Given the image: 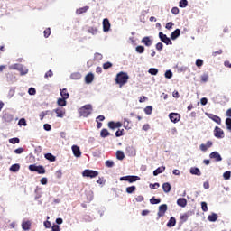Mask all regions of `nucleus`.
<instances>
[{"mask_svg":"<svg viewBox=\"0 0 231 231\" xmlns=\"http://www.w3.org/2000/svg\"><path fill=\"white\" fill-rule=\"evenodd\" d=\"M93 111V106L91 104L84 105L82 107L79 109V114L80 116H83V118H88L89 115H91Z\"/></svg>","mask_w":231,"mask_h":231,"instance_id":"f03ea898","label":"nucleus"},{"mask_svg":"<svg viewBox=\"0 0 231 231\" xmlns=\"http://www.w3.org/2000/svg\"><path fill=\"white\" fill-rule=\"evenodd\" d=\"M177 205L179 207H181L182 208H185L187 207V199H185V198H179L177 199Z\"/></svg>","mask_w":231,"mask_h":231,"instance_id":"6ab92c4d","label":"nucleus"},{"mask_svg":"<svg viewBox=\"0 0 231 231\" xmlns=\"http://www.w3.org/2000/svg\"><path fill=\"white\" fill-rule=\"evenodd\" d=\"M51 231H60V226H59V225L53 224L51 226Z\"/></svg>","mask_w":231,"mask_h":231,"instance_id":"774afa93","label":"nucleus"},{"mask_svg":"<svg viewBox=\"0 0 231 231\" xmlns=\"http://www.w3.org/2000/svg\"><path fill=\"white\" fill-rule=\"evenodd\" d=\"M169 118L173 124H178L181 120V116L178 113L171 112L169 114Z\"/></svg>","mask_w":231,"mask_h":231,"instance_id":"1a4fd4ad","label":"nucleus"},{"mask_svg":"<svg viewBox=\"0 0 231 231\" xmlns=\"http://www.w3.org/2000/svg\"><path fill=\"white\" fill-rule=\"evenodd\" d=\"M116 138H120V136H124V129H118L116 132Z\"/></svg>","mask_w":231,"mask_h":231,"instance_id":"bf43d9fd","label":"nucleus"},{"mask_svg":"<svg viewBox=\"0 0 231 231\" xmlns=\"http://www.w3.org/2000/svg\"><path fill=\"white\" fill-rule=\"evenodd\" d=\"M43 34H44L45 39H48V37H50V35H51V30L50 28L45 29L43 32Z\"/></svg>","mask_w":231,"mask_h":231,"instance_id":"5fc2aeb1","label":"nucleus"},{"mask_svg":"<svg viewBox=\"0 0 231 231\" xmlns=\"http://www.w3.org/2000/svg\"><path fill=\"white\" fill-rule=\"evenodd\" d=\"M223 178H224V180H230V178H231V171H227L224 172Z\"/></svg>","mask_w":231,"mask_h":231,"instance_id":"4d7b16f0","label":"nucleus"},{"mask_svg":"<svg viewBox=\"0 0 231 231\" xmlns=\"http://www.w3.org/2000/svg\"><path fill=\"white\" fill-rule=\"evenodd\" d=\"M155 48L158 51H162V50H163V43L162 42H158L156 45H155Z\"/></svg>","mask_w":231,"mask_h":231,"instance_id":"69168bd1","label":"nucleus"},{"mask_svg":"<svg viewBox=\"0 0 231 231\" xmlns=\"http://www.w3.org/2000/svg\"><path fill=\"white\" fill-rule=\"evenodd\" d=\"M145 115H152V106H147L144 108Z\"/></svg>","mask_w":231,"mask_h":231,"instance_id":"49530a36","label":"nucleus"},{"mask_svg":"<svg viewBox=\"0 0 231 231\" xmlns=\"http://www.w3.org/2000/svg\"><path fill=\"white\" fill-rule=\"evenodd\" d=\"M195 64H196L197 68H201V66H203V60L197 59Z\"/></svg>","mask_w":231,"mask_h":231,"instance_id":"052dcab7","label":"nucleus"},{"mask_svg":"<svg viewBox=\"0 0 231 231\" xmlns=\"http://www.w3.org/2000/svg\"><path fill=\"white\" fill-rule=\"evenodd\" d=\"M67 99L64 97H60L58 98L57 104L58 106H60V107H66L68 101H66Z\"/></svg>","mask_w":231,"mask_h":231,"instance_id":"a878e982","label":"nucleus"},{"mask_svg":"<svg viewBox=\"0 0 231 231\" xmlns=\"http://www.w3.org/2000/svg\"><path fill=\"white\" fill-rule=\"evenodd\" d=\"M214 136L215 138L221 140L222 138H225V131H223L219 126H216L214 128Z\"/></svg>","mask_w":231,"mask_h":231,"instance_id":"6e6552de","label":"nucleus"},{"mask_svg":"<svg viewBox=\"0 0 231 231\" xmlns=\"http://www.w3.org/2000/svg\"><path fill=\"white\" fill-rule=\"evenodd\" d=\"M88 33H91L92 35H97L98 33V30L97 28H89L88 29Z\"/></svg>","mask_w":231,"mask_h":231,"instance_id":"6e6d98bb","label":"nucleus"},{"mask_svg":"<svg viewBox=\"0 0 231 231\" xmlns=\"http://www.w3.org/2000/svg\"><path fill=\"white\" fill-rule=\"evenodd\" d=\"M148 73H149L150 75L156 76V75H158V69H156V68H150V69H148Z\"/></svg>","mask_w":231,"mask_h":231,"instance_id":"37998d69","label":"nucleus"},{"mask_svg":"<svg viewBox=\"0 0 231 231\" xmlns=\"http://www.w3.org/2000/svg\"><path fill=\"white\" fill-rule=\"evenodd\" d=\"M71 149H72V152L76 158H80V156H82V152L80 151V147L74 144V145H72Z\"/></svg>","mask_w":231,"mask_h":231,"instance_id":"4468645a","label":"nucleus"},{"mask_svg":"<svg viewBox=\"0 0 231 231\" xmlns=\"http://www.w3.org/2000/svg\"><path fill=\"white\" fill-rule=\"evenodd\" d=\"M19 142H21V140L18 137H13L9 139V143H12L13 145L19 143Z\"/></svg>","mask_w":231,"mask_h":231,"instance_id":"c03bdc74","label":"nucleus"},{"mask_svg":"<svg viewBox=\"0 0 231 231\" xmlns=\"http://www.w3.org/2000/svg\"><path fill=\"white\" fill-rule=\"evenodd\" d=\"M71 80H80L82 79V74L80 72H73L70 74Z\"/></svg>","mask_w":231,"mask_h":231,"instance_id":"cd10ccee","label":"nucleus"},{"mask_svg":"<svg viewBox=\"0 0 231 231\" xmlns=\"http://www.w3.org/2000/svg\"><path fill=\"white\" fill-rule=\"evenodd\" d=\"M226 127L227 131H230V133H231V118L230 117H227L226 119Z\"/></svg>","mask_w":231,"mask_h":231,"instance_id":"a18cd8bd","label":"nucleus"},{"mask_svg":"<svg viewBox=\"0 0 231 231\" xmlns=\"http://www.w3.org/2000/svg\"><path fill=\"white\" fill-rule=\"evenodd\" d=\"M31 172H37L38 174H46V169L42 165L31 164L29 165Z\"/></svg>","mask_w":231,"mask_h":231,"instance_id":"20e7f679","label":"nucleus"},{"mask_svg":"<svg viewBox=\"0 0 231 231\" xmlns=\"http://www.w3.org/2000/svg\"><path fill=\"white\" fill-rule=\"evenodd\" d=\"M135 51L137 53L142 54V53H143V51H145V47L139 45V46L135 47Z\"/></svg>","mask_w":231,"mask_h":231,"instance_id":"de8ad7c7","label":"nucleus"},{"mask_svg":"<svg viewBox=\"0 0 231 231\" xmlns=\"http://www.w3.org/2000/svg\"><path fill=\"white\" fill-rule=\"evenodd\" d=\"M151 205H160L162 203V199H156V197H152L150 199Z\"/></svg>","mask_w":231,"mask_h":231,"instance_id":"f704fd0d","label":"nucleus"},{"mask_svg":"<svg viewBox=\"0 0 231 231\" xmlns=\"http://www.w3.org/2000/svg\"><path fill=\"white\" fill-rule=\"evenodd\" d=\"M209 158L210 160H215V162H223V157H221V154L219 153V152H212L209 154Z\"/></svg>","mask_w":231,"mask_h":231,"instance_id":"9b49d317","label":"nucleus"},{"mask_svg":"<svg viewBox=\"0 0 231 231\" xmlns=\"http://www.w3.org/2000/svg\"><path fill=\"white\" fill-rule=\"evenodd\" d=\"M28 94L33 97L34 95H37V90L35 89V88L31 87L28 89Z\"/></svg>","mask_w":231,"mask_h":231,"instance_id":"3c124183","label":"nucleus"},{"mask_svg":"<svg viewBox=\"0 0 231 231\" xmlns=\"http://www.w3.org/2000/svg\"><path fill=\"white\" fill-rule=\"evenodd\" d=\"M141 42L144 44V46H152V40H151V37L145 36L142 39Z\"/></svg>","mask_w":231,"mask_h":231,"instance_id":"a211bd4d","label":"nucleus"},{"mask_svg":"<svg viewBox=\"0 0 231 231\" xmlns=\"http://www.w3.org/2000/svg\"><path fill=\"white\" fill-rule=\"evenodd\" d=\"M111 30V23L109 22V19L104 18L103 19V32H107Z\"/></svg>","mask_w":231,"mask_h":231,"instance_id":"ddd939ff","label":"nucleus"},{"mask_svg":"<svg viewBox=\"0 0 231 231\" xmlns=\"http://www.w3.org/2000/svg\"><path fill=\"white\" fill-rule=\"evenodd\" d=\"M171 189H172V186H171V183L165 182L162 184V190L166 194H169V192H171Z\"/></svg>","mask_w":231,"mask_h":231,"instance_id":"b1692460","label":"nucleus"},{"mask_svg":"<svg viewBox=\"0 0 231 231\" xmlns=\"http://www.w3.org/2000/svg\"><path fill=\"white\" fill-rule=\"evenodd\" d=\"M207 116L210 119L213 120L216 124L221 125V117L214 115V114H207Z\"/></svg>","mask_w":231,"mask_h":231,"instance_id":"2eb2a0df","label":"nucleus"},{"mask_svg":"<svg viewBox=\"0 0 231 231\" xmlns=\"http://www.w3.org/2000/svg\"><path fill=\"white\" fill-rule=\"evenodd\" d=\"M44 131H51V125L50 124H44L43 125Z\"/></svg>","mask_w":231,"mask_h":231,"instance_id":"338daca9","label":"nucleus"},{"mask_svg":"<svg viewBox=\"0 0 231 231\" xmlns=\"http://www.w3.org/2000/svg\"><path fill=\"white\" fill-rule=\"evenodd\" d=\"M189 172L193 176H201V170H199L198 167H191Z\"/></svg>","mask_w":231,"mask_h":231,"instance_id":"412c9836","label":"nucleus"},{"mask_svg":"<svg viewBox=\"0 0 231 231\" xmlns=\"http://www.w3.org/2000/svg\"><path fill=\"white\" fill-rule=\"evenodd\" d=\"M165 79H168V80H171V79L173 77L172 70L168 69L164 73Z\"/></svg>","mask_w":231,"mask_h":231,"instance_id":"a19ab883","label":"nucleus"},{"mask_svg":"<svg viewBox=\"0 0 231 231\" xmlns=\"http://www.w3.org/2000/svg\"><path fill=\"white\" fill-rule=\"evenodd\" d=\"M201 209L203 210V212H208V206L207 202H201Z\"/></svg>","mask_w":231,"mask_h":231,"instance_id":"603ef678","label":"nucleus"},{"mask_svg":"<svg viewBox=\"0 0 231 231\" xmlns=\"http://www.w3.org/2000/svg\"><path fill=\"white\" fill-rule=\"evenodd\" d=\"M24 152V148L20 147L14 150V154H23Z\"/></svg>","mask_w":231,"mask_h":231,"instance_id":"680f3d73","label":"nucleus"},{"mask_svg":"<svg viewBox=\"0 0 231 231\" xmlns=\"http://www.w3.org/2000/svg\"><path fill=\"white\" fill-rule=\"evenodd\" d=\"M22 228L23 230H30L32 228V223L30 221H25L22 223Z\"/></svg>","mask_w":231,"mask_h":231,"instance_id":"2f4dec72","label":"nucleus"},{"mask_svg":"<svg viewBox=\"0 0 231 231\" xmlns=\"http://www.w3.org/2000/svg\"><path fill=\"white\" fill-rule=\"evenodd\" d=\"M120 181H128V183H134L135 181H140V177L136 175H126L120 177Z\"/></svg>","mask_w":231,"mask_h":231,"instance_id":"39448f33","label":"nucleus"},{"mask_svg":"<svg viewBox=\"0 0 231 231\" xmlns=\"http://www.w3.org/2000/svg\"><path fill=\"white\" fill-rule=\"evenodd\" d=\"M169 207L167 206V204H162L161 206H159V211L157 213L158 217H163L165 216V212H167Z\"/></svg>","mask_w":231,"mask_h":231,"instance_id":"9d476101","label":"nucleus"},{"mask_svg":"<svg viewBox=\"0 0 231 231\" xmlns=\"http://www.w3.org/2000/svg\"><path fill=\"white\" fill-rule=\"evenodd\" d=\"M82 176L83 178H97V176H98V171H95V170H84L82 172Z\"/></svg>","mask_w":231,"mask_h":231,"instance_id":"423d86ee","label":"nucleus"},{"mask_svg":"<svg viewBox=\"0 0 231 231\" xmlns=\"http://www.w3.org/2000/svg\"><path fill=\"white\" fill-rule=\"evenodd\" d=\"M179 6H180V8H187V6H189V1H187V0H180L179 2Z\"/></svg>","mask_w":231,"mask_h":231,"instance_id":"ea45409f","label":"nucleus"},{"mask_svg":"<svg viewBox=\"0 0 231 231\" xmlns=\"http://www.w3.org/2000/svg\"><path fill=\"white\" fill-rule=\"evenodd\" d=\"M166 226H168V228H173V226H176V217H171Z\"/></svg>","mask_w":231,"mask_h":231,"instance_id":"5701e85b","label":"nucleus"},{"mask_svg":"<svg viewBox=\"0 0 231 231\" xmlns=\"http://www.w3.org/2000/svg\"><path fill=\"white\" fill-rule=\"evenodd\" d=\"M158 188H160V183H158V182L150 184V189H152L153 190H156V189H158Z\"/></svg>","mask_w":231,"mask_h":231,"instance_id":"e2e57ef3","label":"nucleus"},{"mask_svg":"<svg viewBox=\"0 0 231 231\" xmlns=\"http://www.w3.org/2000/svg\"><path fill=\"white\" fill-rule=\"evenodd\" d=\"M181 35V30L180 29H176L175 31H173L171 33V41H176V39H178V37H180Z\"/></svg>","mask_w":231,"mask_h":231,"instance_id":"f3484780","label":"nucleus"},{"mask_svg":"<svg viewBox=\"0 0 231 231\" xmlns=\"http://www.w3.org/2000/svg\"><path fill=\"white\" fill-rule=\"evenodd\" d=\"M111 133H109V131H107V129L103 128L100 132V136L101 138H107V136H110Z\"/></svg>","mask_w":231,"mask_h":231,"instance_id":"c9c22d12","label":"nucleus"},{"mask_svg":"<svg viewBox=\"0 0 231 231\" xmlns=\"http://www.w3.org/2000/svg\"><path fill=\"white\" fill-rule=\"evenodd\" d=\"M200 79L201 82H208V73H204L203 75H201Z\"/></svg>","mask_w":231,"mask_h":231,"instance_id":"864d4df0","label":"nucleus"},{"mask_svg":"<svg viewBox=\"0 0 231 231\" xmlns=\"http://www.w3.org/2000/svg\"><path fill=\"white\" fill-rule=\"evenodd\" d=\"M116 84H118L119 88L125 86V83L129 80V74L127 72L121 71L116 74Z\"/></svg>","mask_w":231,"mask_h":231,"instance_id":"f257e3e1","label":"nucleus"},{"mask_svg":"<svg viewBox=\"0 0 231 231\" xmlns=\"http://www.w3.org/2000/svg\"><path fill=\"white\" fill-rule=\"evenodd\" d=\"M136 190V186H130L126 188L127 194H133Z\"/></svg>","mask_w":231,"mask_h":231,"instance_id":"8fccbe9b","label":"nucleus"},{"mask_svg":"<svg viewBox=\"0 0 231 231\" xmlns=\"http://www.w3.org/2000/svg\"><path fill=\"white\" fill-rule=\"evenodd\" d=\"M53 111L56 113L58 118H64V115H66V111L62 108H56Z\"/></svg>","mask_w":231,"mask_h":231,"instance_id":"aec40b11","label":"nucleus"},{"mask_svg":"<svg viewBox=\"0 0 231 231\" xmlns=\"http://www.w3.org/2000/svg\"><path fill=\"white\" fill-rule=\"evenodd\" d=\"M126 152H128V154L130 156H134L136 154V151L134 150V147H133V146H127Z\"/></svg>","mask_w":231,"mask_h":231,"instance_id":"e433bc0d","label":"nucleus"},{"mask_svg":"<svg viewBox=\"0 0 231 231\" xmlns=\"http://www.w3.org/2000/svg\"><path fill=\"white\" fill-rule=\"evenodd\" d=\"M109 68H113V63L107 61V62L103 64V69H109Z\"/></svg>","mask_w":231,"mask_h":231,"instance_id":"13d9d810","label":"nucleus"},{"mask_svg":"<svg viewBox=\"0 0 231 231\" xmlns=\"http://www.w3.org/2000/svg\"><path fill=\"white\" fill-rule=\"evenodd\" d=\"M60 97L61 98H65L68 100V98H69V93H68V89L63 88V89H60Z\"/></svg>","mask_w":231,"mask_h":231,"instance_id":"7c9ffc66","label":"nucleus"},{"mask_svg":"<svg viewBox=\"0 0 231 231\" xmlns=\"http://www.w3.org/2000/svg\"><path fill=\"white\" fill-rule=\"evenodd\" d=\"M219 217L217 213H212L211 215L208 216V221L210 223H216L217 219Z\"/></svg>","mask_w":231,"mask_h":231,"instance_id":"bb28decb","label":"nucleus"},{"mask_svg":"<svg viewBox=\"0 0 231 231\" xmlns=\"http://www.w3.org/2000/svg\"><path fill=\"white\" fill-rule=\"evenodd\" d=\"M165 172V166L158 167L156 170L153 171V176H158L159 174H162Z\"/></svg>","mask_w":231,"mask_h":231,"instance_id":"c85d7f7f","label":"nucleus"},{"mask_svg":"<svg viewBox=\"0 0 231 231\" xmlns=\"http://www.w3.org/2000/svg\"><path fill=\"white\" fill-rule=\"evenodd\" d=\"M19 169H21V165H19V163H15L10 167L9 171H11V172H19Z\"/></svg>","mask_w":231,"mask_h":231,"instance_id":"473e14b6","label":"nucleus"},{"mask_svg":"<svg viewBox=\"0 0 231 231\" xmlns=\"http://www.w3.org/2000/svg\"><path fill=\"white\" fill-rule=\"evenodd\" d=\"M15 89H16L15 87H11L9 88V92L7 94V98H9V100H10V98H12L14 97V95H15Z\"/></svg>","mask_w":231,"mask_h":231,"instance_id":"4c0bfd02","label":"nucleus"},{"mask_svg":"<svg viewBox=\"0 0 231 231\" xmlns=\"http://www.w3.org/2000/svg\"><path fill=\"white\" fill-rule=\"evenodd\" d=\"M9 69H16L20 72V75H28V68L24 67L23 64L15 63L9 66Z\"/></svg>","mask_w":231,"mask_h":231,"instance_id":"7ed1b4c3","label":"nucleus"},{"mask_svg":"<svg viewBox=\"0 0 231 231\" xmlns=\"http://www.w3.org/2000/svg\"><path fill=\"white\" fill-rule=\"evenodd\" d=\"M88 10H89V6H84L79 9H77L76 14H78V15H81V14H86V12H88Z\"/></svg>","mask_w":231,"mask_h":231,"instance_id":"72a5a7b5","label":"nucleus"},{"mask_svg":"<svg viewBox=\"0 0 231 231\" xmlns=\"http://www.w3.org/2000/svg\"><path fill=\"white\" fill-rule=\"evenodd\" d=\"M95 79V75H93V73H88L86 75L85 77V83L86 84H91V82H93V80Z\"/></svg>","mask_w":231,"mask_h":231,"instance_id":"4be33fe9","label":"nucleus"},{"mask_svg":"<svg viewBox=\"0 0 231 231\" xmlns=\"http://www.w3.org/2000/svg\"><path fill=\"white\" fill-rule=\"evenodd\" d=\"M105 165L108 169H112V167H115V162H113L111 160H107V161L105 162Z\"/></svg>","mask_w":231,"mask_h":231,"instance_id":"79ce46f5","label":"nucleus"},{"mask_svg":"<svg viewBox=\"0 0 231 231\" xmlns=\"http://www.w3.org/2000/svg\"><path fill=\"white\" fill-rule=\"evenodd\" d=\"M18 125H20V127H22V126L26 127L28 125V124L26 123V119L21 118L18 121Z\"/></svg>","mask_w":231,"mask_h":231,"instance_id":"09e8293b","label":"nucleus"},{"mask_svg":"<svg viewBox=\"0 0 231 231\" xmlns=\"http://www.w3.org/2000/svg\"><path fill=\"white\" fill-rule=\"evenodd\" d=\"M3 120L5 122L10 123V122H12L14 120V116L12 114H10V113H5L3 116Z\"/></svg>","mask_w":231,"mask_h":231,"instance_id":"393cba45","label":"nucleus"},{"mask_svg":"<svg viewBox=\"0 0 231 231\" xmlns=\"http://www.w3.org/2000/svg\"><path fill=\"white\" fill-rule=\"evenodd\" d=\"M44 158L49 162H55L57 160V157H55V155H52L51 152L45 153Z\"/></svg>","mask_w":231,"mask_h":231,"instance_id":"c756f323","label":"nucleus"},{"mask_svg":"<svg viewBox=\"0 0 231 231\" xmlns=\"http://www.w3.org/2000/svg\"><path fill=\"white\" fill-rule=\"evenodd\" d=\"M174 26V23L168 22L165 25L166 30H172V27Z\"/></svg>","mask_w":231,"mask_h":231,"instance_id":"0e129e2a","label":"nucleus"},{"mask_svg":"<svg viewBox=\"0 0 231 231\" xmlns=\"http://www.w3.org/2000/svg\"><path fill=\"white\" fill-rule=\"evenodd\" d=\"M159 39L162 42H163L164 44H166V46H169L172 44V40L171 39V37L169 38L167 36V34L163 33V32H159Z\"/></svg>","mask_w":231,"mask_h":231,"instance_id":"0eeeda50","label":"nucleus"},{"mask_svg":"<svg viewBox=\"0 0 231 231\" xmlns=\"http://www.w3.org/2000/svg\"><path fill=\"white\" fill-rule=\"evenodd\" d=\"M108 127H109V129H112L113 131H115V129H120V127H122V122L110 121V122H108Z\"/></svg>","mask_w":231,"mask_h":231,"instance_id":"f8f14e48","label":"nucleus"},{"mask_svg":"<svg viewBox=\"0 0 231 231\" xmlns=\"http://www.w3.org/2000/svg\"><path fill=\"white\" fill-rule=\"evenodd\" d=\"M116 158H117V160L122 161V160H124V158H125V154L124 153L123 151L118 150V151L116 152Z\"/></svg>","mask_w":231,"mask_h":231,"instance_id":"58836bf2","label":"nucleus"},{"mask_svg":"<svg viewBox=\"0 0 231 231\" xmlns=\"http://www.w3.org/2000/svg\"><path fill=\"white\" fill-rule=\"evenodd\" d=\"M193 214H194V212L188 211V212L184 213L183 215H180V219L181 221H183V223H187V221L189 220V217H190V216H192Z\"/></svg>","mask_w":231,"mask_h":231,"instance_id":"dca6fc26","label":"nucleus"}]
</instances>
